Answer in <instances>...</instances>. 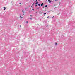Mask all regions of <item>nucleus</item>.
<instances>
[{
    "label": "nucleus",
    "mask_w": 75,
    "mask_h": 75,
    "mask_svg": "<svg viewBox=\"0 0 75 75\" xmlns=\"http://www.w3.org/2000/svg\"><path fill=\"white\" fill-rule=\"evenodd\" d=\"M22 12H23V14H24V13H25V11H23Z\"/></svg>",
    "instance_id": "f257e3e1"
},
{
    "label": "nucleus",
    "mask_w": 75,
    "mask_h": 75,
    "mask_svg": "<svg viewBox=\"0 0 75 75\" xmlns=\"http://www.w3.org/2000/svg\"><path fill=\"white\" fill-rule=\"evenodd\" d=\"M44 5V3H42L41 4V6H42Z\"/></svg>",
    "instance_id": "f03ea898"
},
{
    "label": "nucleus",
    "mask_w": 75,
    "mask_h": 75,
    "mask_svg": "<svg viewBox=\"0 0 75 75\" xmlns=\"http://www.w3.org/2000/svg\"><path fill=\"white\" fill-rule=\"evenodd\" d=\"M48 1L49 2V3H51V0L50 1V0H48Z\"/></svg>",
    "instance_id": "7ed1b4c3"
},
{
    "label": "nucleus",
    "mask_w": 75,
    "mask_h": 75,
    "mask_svg": "<svg viewBox=\"0 0 75 75\" xmlns=\"http://www.w3.org/2000/svg\"><path fill=\"white\" fill-rule=\"evenodd\" d=\"M42 12H39V13H40V14H42Z\"/></svg>",
    "instance_id": "20e7f679"
},
{
    "label": "nucleus",
    "mask_w": 75,
    "mask_h": 75,
    "mask_svg": "<svg viewBox=\"0 0 75 75\" xmlns=\"http://www.w3.org/2000/svg\"><path fill=\"white\" fill-rule=\"evenodd\" d=\"M41 4H38V6H40V5Z\"/></svg>",
    "instance_id": "39448f33"
},
{
    "label": "nucleus",
    "mask_w": 75,
    "mask_h": 75,
    "mask_svg": "<svg viewBox=\"0 0 75 75\" xmlns=\"http://www.w3.org/2000/svg\"><path fill=\"white\" fill-rule=\"evenodd\" d=\"M48 6V5H46L45 6V7H47Z\"/></svg>",
    "instance_id": "423d86ee"
},
{
    "label": "nucleus",
    "mask_w": 75,
    "mask_h": 75,
    "mask_svg": "<svg viewBox=\"0 0 75 75\" xmlns=\"http://www.w3.org/2000/svg\"><path fill=\"white\" fill-rule=\"evenodd\" d=\"M6 7H4V10H6Z\"/></svg>",
    "instance_id": "0eeeda50"
},
{
    "label": "nucleus",
    "mask_w": 75,
    "mask_h": 75,
    "mask_svg": "<svg viewBox=\"0 0 75 75\" xmlns=\"http://www.w3.org/2000/svg\"><path fill=\"white\" fill-rule=\"evenodd\" d=\"M38 2L37 1L36 2V3H35V4H38Z\"/></svg>",
    "instance_id": "6e6552de"
},
{
    "label": "nucleus",
    "mask_w": 75,
    "mask_h": 75,
    "mask_svg": "<svg viewBox=\"0 0 75 75\" xmlns=\"http://www.w3.org/2000/svg\"><path fill=\"white\" fill-rule=\"evenodd\" d=\"M34 3H33L32 4V6H34Z\"/></svg>",
    "instance_id": "1a4fd4ad"
},
{
    "label": "nucleus",
    "mask_w": 75,
    "mask_h": 75,
    "mask_svg": "<svg viewBox=\"0 0 75 75\" xmlns=\"http://www.w3.org/2000/svg\"><path fill=\"white\" fill-rule=\"evenodd\" d=\"M37 6H38V5H35V7H37Z\"/></svg>",
    "instance_id": "9d476101"
},
{
    "label": "nucleus",
    "mask_w": 75,
    "mask_h": 75,
    "mask_svg": "<svg viewBox=\"0 0 75 75\" xmlns=\"http://www.w3.org/2000/svg\"><path fill=\"white\" fill-rule=\"evenodd\" d=\"M55 45H57V43H55Z\"/></svg>",
    "instance_id": "9b49d317"
},
{
    "label": "nucleus",
    "mask_w": 75,
    "mask_h": 75,
    "mask_svg": "<svg viewBox=\"0 0 75 75\" xmlns=\"http://www.w3.org/2000/svg\"><path fill=\"white\" fill-rule=\"evenodd\" d=\"M46 14V13H44V15Z\"/></svg>",
    "instance_id": "f8f14e48"
},
{
    "label": "nucleus",
    "mask_w": 75,
    "mask_h": 75,
    "mask_svg": "<svg viewBox=\"0 0 75 75\" xmlns=\"http://www.w3.org/2000/svg\"><path fill=\"white\" fill-rule=\"evenodd\" d=\"M30 20H32V18H30Z\"/></svg>",
    "instance_id": "ddd939ff"
},
{
    "label": "nucleus",
    "mask_w": 75,
    "mask_h": 75,
    "mask_svg": "<svg viewBox=\"0 0 75 75\" xmlns=\"http://www.w3.org/2000/svg\"><path fill=\"white\" fill-rule=\"evenodd\" d=\"M36 2H37V0H36Z\"/></svg>",
    "instance_id": "4468645a"
},
{
    "label": "nucleus",
    "mask_w": 75,
    "mask_h": 75,
    "mask_svg": "<svg viewBox=\"0 0 75 75\" xmlns=\"http://www.w3.org/2000/svg\"><path fill=\"white\" fill-rule=\"evenodd\" d=\"M44 8V7H43V8Z\"/></svg>",
    "instance_id": "2eb2a0df"
},
{
    "label": "nucleus",
    "mask_w": 75,
    "mask_h": 75,
    "mask_svg": "<svg viewBox=\"0 0 75 75\" xmlns=\"http://www.w3.org/2000/svg\"><path fill=\"white\" fill-rule=\"evenodd\" d=\"M19 4H21V3H19Z\"/></svg>",
    "instance_id": "dca6fc26"
},
{
    "label": "nucleus",
    "mask_w": 75,
    "mask_h": 75,
    "mask_svg": "<svg viewBox=\"0 0 75 75\" xmlns=\"http://www.w3.org/2000/svg\"><path fill=\"white\" fill-rule=\"evenodd\" d=\"M49 17V16H48L47 17V18H48Z\"/></svg>",
    "instance_id": "f3484780"
},
{
    "label": "nucleus",
    "mask_w": 75,
    "mask_h": 75,
    "mask_svg": "<svg viewBox=\"0 0 75 75\" xmlns=\"http://www.w3.org/2000/svg\"><path fill=\"white\" fill-rule=\"evenodd\" d=\"M31 16H32V15H31L30 16L31 17Z\"/></svg>",
    "instance_id": "a211bd4d"
},
{
    "label": "nucleus",
    "mask_w": 75,
    "mask_h": 75,
    "mask_svg": "<svg viewBox=\"0 0 75 75\" xmlns=\"http://www.w3.org/2000/svg\"><path fill=\"white\" fill-rule=\"evenodd\" d=\"M38 9V8H37V9Z\"/></svg>",
    "instance_id": "6ab92c4d"
},
{
    "label": "nucleus",
    "mask_w": 75,
    "mask_h": 75,
    "mask_svg": "<svg viewBox=\"0 0 75 75\" xmlns=\"http://www.w3.org/2000/svg\"><path fill=\"white\" fill-rule=\"evenodd\" d=\"M26 23H28V21H27V22H26Z\"/></svg>",
    "instance_id": "aec40b11"
},
{
    "label": "nucleus",
    "mask_w": 75,
    "mask_h": 75,
    "mask_svg": "<svg viewBox=\"0 0 75 75\" xmlns=\"http://www.w3.org/2000/svg\"><path fill=\"white\" fill-rule=\"evenodd\" d=\"M57 0H55V1H57Z\"/></svg>",
    "instance_id": "412c9836"
},
{
    "label": "nucleus",
    "mask_w": 75,
    "mask_h": 75,
    "mask_svg": "<svg viewBox=\"0 0 75 75\" xmlns=\"http://www.w3.org/2000/svg\"><path fill=\"white\" fill-rule=\"evenodd\" d=\"M32 10H34V9H32Z\"/></svg>",
    "instance_id": "4be33fe9"
},
{
    "label": "nucleus",
    "mask_w": 75,
    "mask_h": 75,
    "mask_svg": "<svg viewBox=\"0 0 75 75\" xmlns=\"http://www.w3.org/2000/svg\"><path fill=\"white\" fill-rule=\"evenodd\" d=\"M23 18V17H21V18Z\"/></svg>",
    "instance_id": "5701e85b"
},
{
    "label": "nucleus",
    "mask_w": 75,
    "mask_h": 75,
    "mask_svg": "<svg viewBox=\"0 0 75 75\" xmlns=\"http://www.w3.org/2000/svg\"><path fill=\"white\" fill-rule=\"evenodd\" d=\"M20 27H21V26H20Z\"/></svg>",
    "instance_id": "b1692460"
},
{
    "label": "nucleus",
    "mask_w": 75,
    "mask_h": 75,
    "mask_svg": "<svg viewBox=\"0 0 75 75\" xmlns=\"http://www.w3.org/2000/svg\"><path fill=\"white\" fill-rule=\"evenodd\" d=\"M21 17V16H20V17Z\"/></svg>",
    "instance_id": "393cba45"
},
{
    "label": "nucleus",
    "mask_w": 75,
    "mask_h": 75,
    "mask_svg": "<svg viewBox=\"0 0 75 75\" xmlns=\"http://www.w3.org/2000/svg\"><path fill=\"white\" fill-rule=\"evenodd\" d=\"M23 15H24V14H23Z\"/></svg>",
    "instance_id": "a878e982"
},
{
    "label": "nucleus",
    "mask_w": 75,
    "mask_h": 75,
    "mask_svg": "<svg viewBox=\"0 0 75 75\" xmlns=\"http://www.w3.org/2000/svg\"><path fill=\"white\" fill-rule=\"evenodd\" d=\"M52 17H54V16H53Z\"/></svg>",
    "instance_id": "bb28decb"
}]
</instances>
